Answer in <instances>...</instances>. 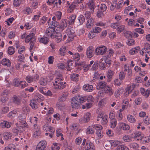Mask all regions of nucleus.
I'll return each mask as SVG.
<instances>
[{
	"label": "nucleus",
	"instance_id": "bf43d9fd",
	"mask_svg": "<svg viewBox=\"0 0 150 150\" xmlns=\"http://www.w3.org/2000/svg\"><path fill=\"white\" fill-rule=\"evenodd\" d=\"M117 125V120L115 119L111 120L110 122V126L111 128H114Z\"/></svg>",
	"mask_w": 150,
	"mask_h": 150
},
{
	"label": "nucleus",
	"instance_id": "a19ab883",
	"mask_svg": "<svg viewBox=\"0 0 150 150\" xmlns=\"http://www.w3.org/2000/svg\"><path fill=\"white\" fill-rule=\"evenodd\" d=\"M110 58V57H108V56L105 55L103 56L102 59H103V60H104L105 63L108 64H111L112 62Z\"/></svg>",
	"mask_w": 150,
	"mask_h": 150
},
{
	"label": "nucleus",
	"instance_id": "5fc2aeb1",
	"mask_svg": "<svg viewBox=\"0 0 150 150\" xmlns=\"http://www.w3.org/2000/svg\"><path fill=\"white\" fill-rule=\"evenodd\" d=\"M93 25V23L91 19H88L86 23V27L88 28H91Z\"/></svg>",
	"mask_w": 150,
	"mask_h": 150
},
{
	"label": "nucleus",
	"instance_id": "423d86ee",
	"mask_svg": "<svg viewBox=\"0 0 150 150\" xmlns=\"http://www.w3.org/2000/svg\"><path fill=\"white\" fill-rule=\"evenodd\" d=\"M47 146L46 142L45 140H42L37 144L36 150H44Z\"/></svg>",
	"mask_w": 150,
	"mask_h": 150
},
{
	"label": "nucleus",
	"instance_id": "338daca9",
	"mask_svg": "<svg viewBox=\"0 0 150 150\" xmlns=\"http://www.w3.org/2000/svg\"><path fill=\"white\" fill-rule=\"evenodd\" d=\"M67 25L66 21L65 20H62L60 24V27L62 29H64V28L66 27Z\"/></svg>",
	"mask_w": 150,
	"mask_h": 150
},
{
	"label": "nucleus",
	"instance_id": "20e7f679",
	"mask_svg": "<svg viewBox=\"0 0 150 150\" xmlns=\"http://www.w3.org/2000/svg\"><path fill=\"white\" fill-rule=\"evenodd\" d=\"M39 75L37 74L32 75H28L25 77L26 81L29 83L37 81L39 79Z\"/></svg>",
	"mask_w": 150,
	"mask_h": 150
},
{
	"label": "nucleus",
	"instance_id": "774afa93",
	"mask_svg": "<svg viewBox=\"0 0 150 150\" xmlns=\"http://www.w3.org/2000/svg\"><path fill=\"white\" fill-rule=\"evenodd\" d=\"M91 114L89 112L86 113L84 115V117L86 120L87 122H88L90 119Z\"/></svg>",
	"mask_w": 150,
	"mask_h": 150
},
{
	"label": "nucleus",
	"instance_id": "39448f33",
	"mask_svg": "<svg viewBox=\"0 0 150 150\" xmlns=\"http://www.w3.org/2000/svg\"><path fill=\"white\" fill-rule=\"evenodd\" d=\"M46 33L47 35L52 38H54L56 36L57 32L55 31V29L52 28H49L47 29Z\"/></svg>",
	"mask_w": 150,
	"mask_h": 150
},
{
	"label": "nucleus",
	"instance_id": "5701e85b",
	"mask_svg": "<svg viewBox=\"0 0 150 150\" xmlns=\"http://www.w3.org/2000/svg\"><path fill=\"white\" fill-rule=\"evenodd\" d=\"M41 132L38 128L35 129L34 131L33 137L35 138H38L41 137Z\"/></svg>",
	"mask_w": 150,
	"mask_h": 150
},
{
	"label": "nucleus",
	"instance_id": "c85d7f7f",
	"mask_svg": "<svg viewBox=\"0 0 150 150\" xmlns=\"http://www.w3.org/2000/svg\"><path fill=\"white\" fill-rule=\"evenodd\" d=\"M95 132V130L93 125L89 126L87 129L86 133L87 134H92Z\"/></svg>",
	"mask_w": 150,
	"mask_h": 150
},
{
	"label": "nucleus",
	"instance_id": "37998d69",
	"mask_svg": "<svg viewBox=\"0 0 150 150\" xmlns=\"http://www.w3.org/2000/svg\"><path fill=\"white\" fill-rule=\"evenodd\" d=\"M135 7V6L133 5H131L126 7L125 9V13L127 14H128L129 11L133 10Z\"/></svg>",
	"mask_w": 150,
	"mask_h": 150
},
{
	"label": "nucleus",
	"instance_id": "f704fd0d",
	"mask_svg": "<svg viewBox=\"0 0 150 150\" xmlns=\"http://www.w3.org/2000/svg\"><path fill=\"white\" fill-rule=\"evenodd\" d=\"M140 49V47L139 46L132 48L129 51L130 54L133 55L137 53Z\"/></svg>",
	"mask_w": 150,
	"mask_h": 150
},
{
	"label": "nucleus",
	"instance_id": "393cba45",
	"mask_svg": "<svg viewBox=\"0 0 150 150\" xmlns=\"http://www.w3.org/2000/svg\"><path fill=\"white\" fill-rule=\"evenodd\" d=\"M140 91L141 94L146 97H148L149 95L150 91L148 89L146 90L144 88H141Z\"/></svg>",
	"mask_w": 150,
	"mask_h": 150
},
{
	"label": "nucleus",
	"instance_id": "e433bc0d",
	"mask_svg": "<svg viewBox=\"0 0 150 150\" xmlns=\"http://www.w3.org/2000/svg\"><path fill=\"white\" fill-rule=\"evenodd\" d=\"M4 150H19L16 148L15 145L13 144H9L7 146L5 147Z\"/></svg>",
	"mask_w": 150,
	"mask_h": 150
},
{
	"label": "nucleus",
	"instance_id": "4be33fe9",
	"mask_svg": "<svg viewBox=\"0 0 150 150\" xmlns=\"http://www.w3.org/2000/svg\"><path fill=\"white\" fill-rule=\"evenodd\" d=\"M4 140H7L11 139L12 136V134L10 132H5L3 134Z\"/></svg>",
	"mask_w": 150,
	"mask_h": 150
},
{
	"label": "nucleus",
	"instance_id": "a211bd4d",
	"mask_svg": "<svg viewBox=\"0 0 150 150\" xmlns=\"http://www.w3.org/2000/svg\"><path fill=\"white\" fill-rule=\"evenodd\" d=\"M103 91L104 93L108 94L110 96H111L113 94V92L112 88L108 85L105 87Z\"/></svg>",
	"mask_w": 150,
	"mask_h": 150
},
{
	"label": "nucleus",
	"instance_id": "7ed1b4c3",
	"mask_svg": "<svg viewBox=\"0 0 150 150\" xmlns=\"http://www.w3.org/2000/svg\"><path fill=\"white\" fill-rule=\"evenodd\" d=\"M107 50L106 47L102 45L97 47L95 50L96 55H103L105 54Z\"/></svg>",
	"mask_w": 150,
	"mask_h": 150
},
{
	"label": "nucleus",
	"instance_id": "680f3d73",
	"mask_svg": "<svg viewBox=\"0 0 150 150\" xmlns=\"http://www.w3.org/2000/svg\"><path fill=\"white\" fill-rule=\"evenodd\" d=\"M123 140L125 142H129L132 141V138L129 135H126L122 137Z\"/></svg>",
	"mask_w": 150,
	"mask_h": 150
},
{
	"label": "nucleus",
	"instance_id": "3c124183",
	"mask_svg": "<svg viewBox=\"0 0 150 150\" xmlns=\"http://www.w3.org/2000/svg\"><path fill=\"white\" fill-rule=\"evenodd\" d=\"M23 129H22L19 126L15 128V129H13V133H15L16 134H15V136H16L17 134L19 132H23Z\"/></svg>",
	"mask_w": 150,
	"mask_h": 150
},
{
	"label": "nucleus",
	"instance_id": "c03bdc74",
	"mask_svg": "<svg viewBox=\"0 0 150 150\" xmlns=\"http://www.w3.org/2000/svg\"><path fill=\"white\" fill-rule=\"evenodd\" d=\"M78 20L79 21L78 25H80L82 24L85 22V19L83 15H80L78 18Z\"/></svg>",
	"mask_w": 150,
	"mask_h": 150
},
{
	"label": "nucleus",
	"instance_id": "b1692460",
	"mask_svg": "<svg viewBox=\"0 0 150 150\" xmlns=\"http://www.w3.org/2000/svg\"><path fill=\"white\" fill-rule=\"evenodd\" d=\"M51 18H49L47 21V23L50 26L49 28H52L55 29V28L58 25V23H57L56 21H51Z\"/></svg>",
	"mask_w": 150,
	"mask_h": 150
},
{
	"label": "nucleus",
	"instance_id": "58836bf2",
	"mask_svg": "<svg viewBox=\"0 0 150 150\" xmlns=\"http://www.w3.org/2000/svg\"><path fill=\"white\" fill-rule=\"evenodd\" d=\"M66 52V48L64 46L61 47L58 51L59 54L62 56H64Z\"/></svg>",
	"mask_w": 150,
	"mask_h": 150
},
{
	"label": "nucleus",
	"instance_id": "f8f14e48",
	"mask_svg": "<svg viewBox=\"0 0 150 150\" xmlns=\"http://www.w3.org/2000/svg\"><path fill=\"white\" fill-rule=\"evenodd\" d=\"M86 54L88 58H91L93 57L94 55V50L93 47L90 46L88 47L86 51Z\"/></svg>",
	"mask_w": 150,
	"mask_h": 150
},
{
	"label": "nucleus",
	"instance_id": "0e129e2a",
	"mask_svg": "<svg viewBox=\"0 0 150 150\" xmlns=\"http://www.w3.org/2000/svg\"><path fill=\"white\" fill-rule=\"evenodd\" d=\"M22 0H13V5L16 7L19 6L22 3Z\"/></svg>",
	"mask_w": 150,
	"mask_h": 150
},
{
	"label": "nucleus",
	"instance_id": "09e8293b",
	"mask_svg": "<svg viewBox=\"0 0 150 150\" xmlns=\"http://www.w3.org/2000/svg\"><path fill=\"white\" fill-rule=\"evenodd\" d=\"M40 84L42 86H46L47 84V81L46 79L43 77H41L39 81Z\"/></svg>",
	"mask_w": 150,
	"mask_h": 150
},
{
	"label": "nucleus",
	"instance_id": "1a4fd4ad",
	"mask_svg": "<svg viewBox=\"0 0 150 150\" xmlns=\"http://www.w3.org/2000/svg\"><path fill=\"white\" fill-rule=\"evenodd\" d=\"M135 139L137 140H141L144 136L141 132L137 131L134 133L132 134Z\"/></svg>",
	"mask_w": 150,
	"mask_h": 150
},
{
	"label": "nucleus",
	"instance_id": "72a5a7b5",
	"mask_svg": "<svg viewBox=\"0 0 150 150\" xmlns=\"http://www.w3.org/2000/svg\"><path fill=\"white\" fill-rule=\"evenodd\" d=\"M1 63L2 65L6 66L8 67H9L11 65V62L10 60L8 59L4 58L1 61Z\"/></svg>",
	"mask_w": 150,
	"mask_h": 150
},
{
	"label": "nucleus",
	"instance_id": "ddd939ff",
	"mask_svg": "<svg viewBox=\"0 0 150 150\" xmlns=\"http://www.w3.org/2000/svg\"><path fill=\"white\" fill-rule=\"evenodd\" d=\"M134 89L133 86H128L125 88L124 96L125 97H127L130 93Z\"/></svg>",
	"mask_w": 150,
	"mask_h": 150
},
{
	"label": "nucleus",
	"instance_id": "6e6552de",
	"mask_svg": "<svg viewBox=\"0 0 150 150\" xmlns=\"http://www.w3.org/2000/svg\"><path fill=\"white\" fill-rule=\"evenodd\" d=\"M43 129L45 130L46 132H49L51 133L49 134V136L52 138V135L54 133V129L50 126L48 125L47 124H46L44 125Z\"/></svg>",
	"mask_w": 150,
	"mask_h": 150
},
{
	"label": "nucleus",
	"instance_id": "a878e982",
	"mask_svg": "<svg viewBox=\"0 0 150 150\" xmlns=\"http://www.w3.org/2000/svg\"><path fill=\"white\" fill-rule=\"evenodd\" d=\"M129 100L128 99H125L123 100L122 104V109H127L129 105Z\"/></svg>",
	"mask_w": 150,
	"mask_h": 150
},
{
	"label": "nucleus",
	"instance_id": "ea45409f",
	"mask_svg": "<svg viewBox=\"0 0 150 150\" xmlns=\"http://www.w3.org/2000/svg\"><path fill=\"white\" fill-rule=\"evenodd\" d=\"M36 102H40L43 99L42 96L39 93L37 94L33 99Z\"/></svg>",
	"mask_w": 150,
	"mask_h": 150
},
{
	"label": "nucleus",
	"instance_id": "f3484780",
	"mask_svg": "<svg viewBox=\"0 0 150 150\" xmlns=\"http://www.w3.org/2000/svg\"><path fill=\"white\" fill-rule=\"evenodd\" d=\"M118 125L119 127L124 131L128 130L130 128L128 125L123 122H120L119 123Z\"/></svg>",
	"mask_w": 150,
	"mask_h": 150
},
{
	"label": "nucleus",
	"instance_id": "8fccbe9b",
	"mask_svg": "<svg viewBox=\"0 0 150 150\" xmlns=\"http://www.w3.org/2000/svg\"><path fill=\"white\" fill-rule=\"evenodd\" d=\"M105 62H103V59H100L99 60V66L100 69L102 70H104L105 68L106 64Z\"/></svg>",
	"mask_w": 150,
	"mask_h": 150
},
{
	"label": "nucleus",
	"instance_id": "aec40b11",
	"mask_svg": "<svg viewBox=\"0 0 150 150\" xmlns=\"http://www.w3.org/2000/svg\"><path fill=\"white\" fill-rule=\"evenodd\" d=\"M111 144V148L112 149H113L115 147L122 144V142L118 140H112L110 142Z\"/></svg>",
	"mask_w": 150,
	"mask_h": 150
},
{
	"label": "nucleus",
	"instance_id": "052dcab7",
	"mask_svg": "<svg viewBox=\"0 0 150 150\" xmlns=\"http://www.w3.org/2000/svg\"><path fill=\"white\" fill-rule=\"evenodd\" d=\"M93 126L94 130L96 129V132L102 130L103 129V127L101 125L98 124L93 125Z\"/></svg>",
	"mask_w": 150,
	"mask_h": 150
},
{
	"label": "nucleus",
	"instance_id": "4468645a",
	"mask_svg": "<svg viewBox=\"0 0 150 150\" xmlns=\"http://www.w3.org/2000/svg\"><path fill=\"white\" fill-rule=\"evenodd\" d=\"M115 73L114 71L112 69H109L107 73V77L108 78L107 81L108 82L111 81L112 77Z\"/></svg>",
	"mask_w": 150,
	"mask_h": 150
},
{
	"label": "nucleus",
	"instance_id": "6e6d98bb",
	"mask_svg": "<svg viewBox=\"0 0 150 150\" xmlns=\"http://www.w3.org/2000/svg\"><path fill=\"white\" fill-rule=\"evenodd\" d=\"M19 122L20 125L19 126L24 130V129L27 126V124L26 122L23 120H21Z\"/></svg>",
	"mask_w": 150,
	"mask_h": 150
},
{
	"label": "nucleus",
	"instance_id": "de8ad7c7",
	"mask_svg": "<svg viewBox=\"0 0 150 150\" xmlns=\"http://www.w3.org/2000/svg\"><path fill=\"white\" fill-rule=\"evenodd\" d=\"M79 75L76 74H72L71 75V79L72 81H74L75 82H77L78 80V76Z\"/></svg>",
	"mask_w": 150,
	"mask_h": 150
},
{
	"label": "nucleus",
	"instance_id": "2f4dec72",
	"mask_svg": "<svg viewBox=\"0 0 150 150\" xmlns=\"http://www.w3.org/2000/svg\"><path fill=\"white\" fill-rule=\"evenodd\" d=\"M94 146L93 143L89 141H87L86 142V144L85 146V150L90 149H94Z\"/></svg>",
	"mask_w": 150,
	"mask_h": 150
},
{
	"label": "nucleus",
	"instance_id": "79ce46f5",
	"mask_svg": "<svg viewBox=\"0 0 150 150\" xmlns=\"http://www.w3.org/2000/svg\"><path fill=\"white\" fill-rule=\"evenodd\" d=\"M74 62V61L72 60L69 59L68 60L67 64L68 67L67 68L68 71H70L72 70L71 67L72 66Z\"/></svg>",
	"mask_w": 150,
	"mask_h": 150
},
{
	"label": "nucleus",
	"instance_id": "864d4df0",
	"mask_svg": "<svg viewBox=\"0 0 150 150\" xmlns=\"http://www.w3.org/2000/svg\"><path fill=\"white\" fill-rule=\"evenodd\" d=\"M61 130L60 129H58L56 130V134L57 137H59L61 136V140H63L64 139L63 137V135L61 132Z\"/></svg>",
	"mask_w": 150,
	"mask_h": 150
},
{
	"label": "nucleus",
	"instance_id": "7c9ffc66",
	"mask_svg": "<svg viewBox=\"0 0 150 150\" xmlns=\"http://www.w3.org/2000/svg\"><path fill=\"white\" fill-rule=\"evenodd\" d=\"M127 121L130 123H135L136 121V120L134 116L131 115H128L127 116Z\"/></svg>",
	"mask_w": 150,
	"mask_h": 150
},
{
	"label": "nucleus",
	"instance_id": "dca6fc26",
	"mask_svg": "<svg viewBox=\"0 0 150 150\" xmlns=\"http://www.w3.org/2000/svg\"><path fill=\"white\" fill-rule=\"evenodd\" d=\"M13 102L17 105H19L21 103V97L14 95L12 98Z\"/></svg>",
	"mask_w": 150,
	"mask_h": 150
},
{
	"label": "nucleus",
	"instance_id": "f257e3e1",
	"mask_svg": "<svg viewBox=\"0 0 150 150\" xmlns=\"http://www.w3.org/2000/svg\"><path fill=\"white\" fill-rule=\"evenodd\" d=\"M63 77L61 74H57L54 80V82L53 83L54 88L61 90L64 88L66 86V83L63 81Z\"/></svg>",
	"mask_w": 150,
	"mask_h": 150
},
{
	"label": "nucleus",
	"instance_id": "0eeeda50",
	"mask_svg": "<svg viewBox=\"0 0 150 150\" xmlns=\"http://www.w3.org/2000/svg\"><path fill=\"white\" fill-rule=\"evenodd\" d=\"M66 33L67 34L68 37L71 38V39H73L75 36L74 28L70 27L67 28L66 30Z\"/></svg>",
	"mask_w": 150,
	"mask_h": 150
},
{
	"label": "nucleus",
	"instance_id": "2eb2a0df",
	"mask_svg": "<svg viewBox=\"0 0 150 150\" xmlns=\"http://www.w3.org/2000/svg\"><path fill=\"white\" fill-rule=\"evenodd\" d=\"M107 85V83L105 81H100L97 84L96 88L98 90H104Z\"/></svg>",
	"mask_w": 150,
	"mask_h": 150
},
{
	"label": "nucleus",
	"instance_id": "412c9836",
	"mask_svg": "<svg viewBox=\"0 0 150 150\" xmlns=\"http://www.w3.org/2000/svg\"><path fill=\"white\" fill-rule=\"evenodd\" d=\"M83 88L84 91L87 92H92L93 90L92 85L86 84L83 86Z\"/></svg>",
	"mask_w": 150,
	"mask_h": 150
},
{
	"label": "nucleus",
	"instance_id": "6ab92c4d",
	"mask_svg": "<svg viewBox=\"0 0 150 150\" xmlns=\"http://www.w3.org/2000/svg\"><path fill=\"white\" fill-rule=\"evenodd\" d=\"M11 122L5 121L1 122L0 124V126L3 128H9L11 127Z\"/></svg>",
	"mask_w": 150,
	"mask_h": 150
},
{
	"label": "nucleus",
	"instance_id": "bb28decb",
	"mask_svg": "<svg viewBox=\"0 0 150 150\" xmlns=\"http://www.w3.org/2000/svg\"><path fill=\"white\" fill-rule=\"evenodd\" d=\"M124 89L121 87L117 89L114 93V96L116 98L120 96L123 93Z\"/></svg>",
	"mask_w": 150,
	"mask_h": 150
},
{
	"label": "nucleus",
	"instance_id": "473e14b6",
	"mask_svg": "<svg viewBox=\"0 0 150 150\" xmlns=\"http://www.w3.org/2000/svg\"><path fill=\"white\" fill-rule=\"evenodd\" d=\"M88 5L91 11H93L95 8L94 1L93 0H90L88 3Z\"/></svg>",
	"mask_w": 150,
	"mask_h": 150
},
{
	"label": "nucleus",
	"instance_id": "f03ea898",
	"mask_svg": "<svg viewBox=\"0 0 150 150\" xmlns=\"http://www.w3.org/2000/svg\"><path fill=\"white\" fill-rule=\"evenodd\" d=\"M86 100L85 96H78L73 97L71 100V105L74 109H78L80 107V104L83 103Z\"/></svg>",
	"mask_w": 150,
	"mask_h": 150
},
{
	"label": "nucleus",
	"instance_id": "cd10ccee",
	"mask_svg": "<svg viewBox=\"0 0 150 150\" xmlns=\"http://www.w3.org/2000/svg\"><path fill=\"white\" fill-rule=\"evenodd\" d=\"M76 18V16L74 14H72L69 16L68 18V23L69 24H73L75 22Z\"/></svg>",
	"mask_w": 150,
	"mask_h": 150
},
{
	"label": "nucleus",
	"instance_id": "603ef678",
	"mask_svg": "<svg viewBox=\"0 0 150 150\" xmlns=\"http://www.w3.org/2000/svg\"><path fill=\"white\" fill-rule=\"evenodd\" d=\"M108 117L107 115H105L104 116L101 118L100 119H102L101 120V123L102 125H105L106 124L108 121Z\"/></svg>",
	"mask_w": 150,
	"mask_h": 150
},
{
	"label": "nucleus",
	"instance_id": "9b49d317",
	"mask_svg": "<svg viewBox=\"0 0 150 150\" xmlns=\"http://www.w3.org/2000/svg\"><path fill=\"white\" fill-rule=\"evenodd\" d=\"M35 34L33 33H30L29 34L26 36L25 38V42L26 43L29 42L30 41H35L36 38L35 37Z\"/></svg>",
	"mask_w": 150,
	"mask_h": 150
},
{
	"label": "nucleus",
	"instance_id": "c9c22d12",
	"mask_svg": "<svg viewBox=\"0 0 150 150\" xmlns=\"http://www.w3.org/2000/svg\"><path fill=\"white\" fill-rule=\"evenodd\" d=\"M38 40L40 43L44 44H47L48 42V38L46 37H43L40 38H38Z\"/></svg>",
	"mask_w": 150,
	"mask_h": 150
},
{
	"label": "nucleus",
	"instance_id": "9d476101",
	"mask_svg": "<svg viewBox=\"0 0 150 150\" xmlns=\"http://www.w3.org/2000/svg\"><path fill=\"white\" fill-rule=\"evenodd\" d=\"M72 130H74L76 134H78L80 130V126L77 123H74L72 124L70 127Z\"/></svg>",
	"mask_w": 150,
	"mask_h": 150
},
{
	"label": "nucleus",
	"instance_id": "c756f323",
	"mask_svg": "<svg viewBox=\"0 0 150 150\" xmlns=\"http://www.w3.org/2000/svg\"><path fill=\"white\" fill-rule=\"evenodd\" d=\"M68 95L69 93L68 92L63 93L59 99V101L60 102H62L65 100L68 96Z\"/></svg>",
	"mask_w": 150,
	"mask_h": 150
},
{
	"label": "nucleus",
	"instance_id": "4d7b16f0",
	"mask_svg": "<svg viewBox=\"0 0 150 150\" xmlns=\"http://www.w3.org/2000/svg\"><path fill=\"white\" fill-rule=\"evenodd\" d=\"M47 20V18L45 16H43L40 19L39 21V23L40 25L44 24Z\"/></svg>",
	"mask_w": 150,
	"mask_h": 150
},
{
	"label": "nucleus",
	"instance_id": "4c0bfd02",
	"mask_svg": "<svg viewBox=\"0 0 150 150\" xmlns=\"http://www.w3.org/2000/svg\"><path fill=\"white\" fill-rule=\"evenodd\" d=\"M37 103V102L33 99L30 101V105L33 109H36L38 108Z\"/></svg>",
	"mask_w": 150,
	"mask_h": 150
},
{
	"label": "nucleus",
	"instance_id": "a18cd8bd",
	"mask_svg": "<svg viewBox=\"0 0 150 150\" xmlns=\"http://www.w3.org/2000/svg\"><path fill=\"white\" fill-rule=\"evenodd\" d=\"M102 30V29L96 26L93 27L91 30L96 35L97 34L99 33Z\"/></svg>",
	"mask_w": 150,
	"mask_h": 150
},
{
	"label": "nucleus",
	"instance_id": "69168bd1",
	"mask_svg": "<svg viewBox=\"0 0 150 150\" xmlns=\"http://www.w3.org/2000/svg\"><path fill=\"white\" fill-rule=\"evenodd\" d=\"M72 57L74 60L76 61H78L80 59V57L79 53H77L74 54Z\"/></svg>",
	"mask_w": 150,
	"mask_h": 150
},
{
	"label": "nucleus",
	"instance_id": "49530a36",
	"mask_svg": "<svg viewBox=\"0 0 150 150\" xmlns=\"http://www.w3.org/2000/svg\"><path fill=\"white\" fill-rule=\"evenodd\" d=\"M76 5V3L74 2H73L71 4L68 8V10L70 12H72L75 8Z\"/></svg>",
	"mask_w": 150,
	"mask_h": 150
},
{
	"label": "nucleus",
	"instance_id": "13d9d810",
	"mask_svg": "<svg viewBox=\"0 0 150 150\" xmlns=\"http://www.w3.org/2000/svg\"><path fill=\"white\" fill-rule=\"evenodd\" d=\"M125 26L124 25H120L119 24L117 28V32L118 33H120L125 30Z\"/></svg>",
	"mask_w": 150,
	"mask_h": 150
},
{
	"label": "nucleus",
	"instance_id": "e2e57ef3",
	"mask_svg": "<svg viewBox=\"0 0 150 150\" xmlns=\"http://www.w3.org/2000/svg\"><path fill=\"white\" fill-rule=\"evenodd\" d=\"M24 13L26 14H28L32 13V11L31 8L28 7L25 8L23 10Z\"/></svg>",
	"mask_w": 150,
	"mask_h": 150
}]
</instances>
